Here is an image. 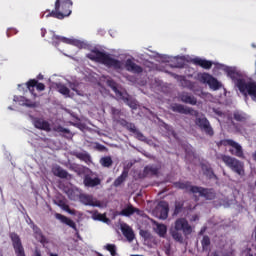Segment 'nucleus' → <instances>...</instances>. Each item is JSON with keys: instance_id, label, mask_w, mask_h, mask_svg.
<instances>
[{"instance_id": "22", "label": "nucleus", "mask_w": 256, "mask_h": 256, "mask_svg": "<svg viewBox=\"0 0 256 256\" xmlns=\"http://www.w3.org/2000/svg\"><path fill=\"white\" fill-rule=\"evenodd\" d=\"M180 99L182 103H186L188 105H197V98H195V96L190 95L187 92H182L180 94Z\"/></svg>"}, {"instance_id": "17", "label": "nucleus", "mask_w": 256, "mask_h": 256, "mask_svg": "<svg viewBox=\"0 0 256 256\" xmlns=\"http://www.w3.org/2000/svg\"><path fill=\"white\" fill-rule=\"evenodd\" d=\"M229 153L234 155V157H238L239 159H245V152H243V147L237 142H234L232 148L229 149Z\"/></svg>"}, {"instance_id": "37", "label": "nucleus", "mask_w": 256, "mask_h": 256, "mask_svg": "<svg viewBox=\"0 0 256 256\" xmlns=\"http://www.w3.org/2000/svg\"><path fill=\"white\" fill-rule=\"evenodd\" d=\"M202 251H209V247L211 246V238L207 235H204L201 240Z\"/></svg>"}, {"instance_id": "50", "label": "nucleus", "mask_w": 256, "mask_h": 256, "mask_svg": "<svg viewBox=\"0 0 256 256\" xmlns=\"http://www.w3.org/2000/svg\"><path fill=\"white\" fill-rule=\"evenodd\" d=\"M205 175H207V177H209L210 179H213V177H215V172H213V168L207 167L205 170Z\"/></svg>"}, {"instance_id": "39", "label": "nucleus", "mask_w": 256, "mask_h": 256, "mask_svg": "<svg viewBox=\"0 0 256 256\" xmlns=\"http://www.w3.org/2000/svg\"><path fill=\"white\" fill-rule=\"evenodd\" d=\"M171 67L175 69H183V67H185V60L181 58H175L174 61H172Z\"/></svg>"}, {"instance_id": "27", "label": "nucleus", "mask_w": 256, "mask_h": 256, "mask_svg": "<svg viewBox=\"0 0 256 256\" xmlns=\"http://www.w3.org/2000/svg\"><path fill=\"white\" fill-rule=\"evenodd\" d=\"M175 187H177V189H182L187 193H193V188L198 186H193L191 185L190 181H186V182H176Z\"/></svg>"}, {"instance_id": "12", "label": "nucleus", "mask_w": 256, "mask_h": 256, "mask_svg": "<svg viewBox=\"0 0 256 256\" xmlns=\"http://www.w3.org/2000/svg\"><path fill=\"white\" fill-rule=\"evenodd\" d=\"M173 113H180L181 115H193V109L185 107L183 104L174 103L170 106Z\"/></svg>"}, {"instance_id": "8", "label": "nucleus", "mask_w": 256, "mask_h": 256, "mask_svg": "<svg viewBox=\"0 0 256 256\" xmlns=\"http://www.w3.org/2000/svg\"><path fill=\"white\" fill-rule=\"evenodd\" d=\"M174 229L176 231H183L184 235H191L193 228L189 225V222L185 218H178L174 223Z\"/></svg>"}, {"instance_id": "20", "label": "nucleus", "mask_w": 256, "mask_h": 256, "mask_svg": "<svg viewBox=\"0 0 256 256\" xmlns=\"http://www.w3.org/2000/svg\"><path fill=\"white\" fill-rule=\"evenodd\" d=\"M121 231L127 241L131 242L135 239V232H133V228L127 224L121 225Z\"/></svg>"}, {"instance_id": "58", "label": "nucleus", "mask_w": 256, "mask_h": 256, "mask_svg": "<svg viewBox=\"0 0 256 256\" xmlns=\"http://www.w3.org/2000/svg\"><path fill=\"white\" fill-rule=\"evenodd\" d=\"M75 172L78 173V175H81L82 173L81 168L76 169Z\"/></svg>"}, {"instance_id": "32", "label": "nucleus", "mask_w": 256, "mask_h": 256, "mask_svg": "<svg viewBox=\"0 0 256 256\" xmlns=\"http://www.w3.org/2000/svg\"><path fill=\"white\" fill-rule=\"evenodd\" d=\"M172 77H174L175 79H178L182 83L183 87H188V89H193V82L187 80L185 76H179L177 74L172 73Z\"/></svg>"}, {"instance_id": "52", "label": "nucleus", "mask_w": 256, "mask_h": 256, "mask_svg": "<svg viewBox=\"0 0 256 256\" xmlns=\"http://www.w3.org/2000/svg\"><path fill=\"white\" fill-rule=\"evenodd\" d=\"M17 33H19V31H17V29L9 28L6 32V35H7V37H13V35H17Z\"/></svg>"}, {"instance_id": "7", "label": "nucleus", "mask_w": 256, "mask_h": 256, "mask_svg": "<svg viewBox=\"0 0 256 256\" xmlns=\"http://www.w3.org/2000/svg\"><path fill=\"white\" fill-rule=\"evenodd\" d=\"M10 239L12 241L16 256H25V248H23L19 234L15 232L10 233Z\"/></svg>"}, {"instance_id": "5", "label": "nucleus", "mask_w": 256, "mask_h": 256, "mask_svg": "<svg viewBox=\"0 0 256 256\" xmlns=\"http://www.w3.org/2000/svg\"><path fill=\"white\" fill-rule=\"evenodd\" d=\"M198 80L200 83H207V85H209L210 89H213V91L221 89V82L217 81V78L213 77L209 73L204 72L198 74Z\"/></svg>"}, {"instance_id": "41", "label": "nucleus", "mask_w": 256, "mask_h": 256, "mask_svg": "<svg viewBox=\"0 0 256 256\" xmlns=\"http://www.w3.org/2000/svg\"><path fill=\"white\" fill-rule=\"evenodd\" d=\"M247 93L251 97H254L256 99V83L255 82H249L248 83V88H247Z\"/></svg>"}, {"instance_id": "11", "label": "nucleus", "mask_w": 256, "mask_h": 256, "mask_svg": "<svg viewBox=\"0 0 256 256\" xmlns=\"http://www.w3.org/2000/svg\"><path fill=\"white\" fill-rule=\"evenodd\" d=\"M157 213L159 219L165 221L167 217H169V202L167 201H160L157 206Z\"/></svg>"}, {"instance_id": "4", "label": "nucleus", "mask_w": 256, "mask_h": 256, "mask_svg": "<svg viewBox=\"0 0 256 256\" xmlns=\"http://www.w3.org/2000/svg\"><path fill=\"white\" fill-rule=\"evenodd\" d=\"M195 125L208 137H213V135H215V130H213L211 122H209V119L205 116L196 118Z\"/></svg>"}, {"instance_id": "49", "label": "nucleus", "mask_w": 256, "mask_h": 256, "mask_svg": "<svg viewBox=\"0 0 256 256\" xmlns=\"http://www.w3.org/2000/svg\"><path fill=\"white\" fill-rule=\"evenodd\" d=\"M24 105H25V107H30V109H35V108L39 107L38 102H33L31 100H25Z\"/></svg>"}, {"instance_id": "21", "label": "nucleus", "mask_w": 256, "mask_h": 256, "mask_svg": "<svg viewBox=\"0 0 256 256\" xmlns=\"http://www.w3.org/2000/svg\"><path fill=\"white\" fill-rule=\"evenodd\" d=\"M125 69L130 73H141L143 71V67L137 65L133 60L127 59L125 63Z\"/></svg>"}, {"instance_id": "54", "label": "nucleus", "mask_w": 256, "mask_h": 256, "mask_svg": "<svg viewBox=\"0 0 256 256\" xmlns=\"http://www.w3.org/2000/svg\"><path fill=\"white\" fill-rule=\"evenodd\" d=\"M226 73H227L228 77H231V79H233V77H235V70H233L231 68H228L226 70Z\"/></svg>"}, {"instance_id": "13", "label": "nucleus", "mask_w": 256, "mask_h": 256, "mask_svg": "<svg viewBox=\"0 0 256 256\" xmlns=\"http://www.w3.org/2000/svg\"><path fill=\"white\" fill-rule=\"evenodd\" d=\"M52 39L56 42L61 41L62 43H66L67 45H74V47H78L79 49L83 48V42L79 40H73L59 35H54Z\"/></svg>"}, {"instance_id": "29", "label": "nucleus", "mask_w": 256, "mask_h": 256, "mask_svg": "<svg viewBox=\"0 0 256 256\" xmlns=\"http://www.w3.org/2000/svg\"><path fill=\"white\" fill-rule=\"evenodd\" d=\"M144 175L147 177H154L155 175H159V168L153 165L145 166Z\"/></svg>"}, {"instance_id": "24", "label": "nucleus", "mask_w": 256, "mask_h": 256, "mask_svg": "<svg viewBox=\"0 0 256 256\" xmlns=\"http://www.w3.org/2000/svg\"><path fill=\"white\" fill-rule=\"evenodd\" d=\"M52 131H55V133H60V135L65 134L63 135V137H65L66 139H73V134L71 133V130L63 128V126L61 125L54 126L52 128Z\"/></svg>"}, {"instance_id": "9", "label": "nucleus", "mask_w": 256, "mask_h": 256, "mask_svg": "<svg viewBox=\"0 0 256 256\" xmlns=\"http://www.w3.org/2000/svg\"><path fill=\"white\" fill-rule=\"evenodd\" d=\"M79 199L83 203V205H86L89 207H103V205L101 204V201L94 198L93 195L80 194Z\"/></svg>"}, {"instance_id": "63", "label": "nucleus", "mask_w": 256, "mask_h": 256, "mask_svg": "<svg viewBox=\"0 0 256 256\" xmlns=\"http://www.w3.org/2000/svg\"><path fill=\"white\" fill-rule=\"evenodd\" d=\"M98 256H103V254L99 253Z\"/></svg>"}, {"instance_id": "44", "label": "nucleus", "mask_w": 256, "mask_h": 256, "mask_svg": "<svg viewBox=\"0 0 256 256\" xmlns=\"http://www.w3.org/2000/svg\"><path fill=\"white\" fill-rule=\"evenodd\" d=\"M104 249L109 251L111 256H117V246L115 244H106Z\"/></svg>"}, {"instance_id": "19", "label": "nucleus", "mask_w": 256, "mask_h": 256, "mask_svg": "<svg viewBox=\"0 0 256 256\" xmlns=\"http://www.w3.org/2000/svg\"><path fill=\"white\" fill-rule=\"evenodd\" d=\"M55 217L56 219H58V221H61V223H64V225H68V227H71V229H74V231H77V224H75V221L71 220V218H68L67 216L59 213H56Z\"/></svg>"}, {"instance_id": "61", "label": "nucleus", "mask_w": 256, "mask_h": 256, "mask_svg": "<svg viewBox=\"0 0 256 256\" xmlns=\"http://www.w3.org/2000/svg\"><path fill=\"white\" fill-rule=\"evenodd\" d=\"M203 233H205V229H202V230L199 232V235H203Z\"/></svg>"}, {"instance_id": "56", "label": "nucleus", "mask_w": 256, "mask_h": 256, "mask_svg": "<svg viewBox=\"0 0 256 256\" xmlns=\"http://www.w3.org/2000/svg\"><path fill=\"white\" fill-rule=\"evenodd\" d=\"M37 79H38V81L43 80V74H39V75L37 76Z\"/></svg>"}, {"instance_id": "30", "label": "nucleus", "mask_w": 256, "mask_h": 256, "mask_svg": "<svg viewBox=\"0 0 256 256\" xmlns=\"http://www.w3.org/2000/svg\"><path fill=\"white\" fill-rule=\"evenodd\" d=\"M32 229H33V233L35 235V238L38 239V241H40V243H45L46 238L43 235V232L41 231V228H39V227H37V225L33 224Z\"/></svg>"}, {"instance_id": "26", "label": "nucleus", "mask_w": 256, "mask_h": 256, "mask_svg": "<svg viewBox=\"0 0 256 256\" xmlns=\"http://www.w3.org/2000/svg\"><path fill=\"white\" fill-rule=\"evenodd\" d=\"M52 173L55 177H59V179H67L69 177V172L63 169L61 166H56L52 168Z\"/></svg>"}, {"instance_id": "18", "label": "nucleus", "mask_w": 256, "mask_h": 256, "mask_svg": "<svg viewBox=\"0 0 256 256\" xmlns=\"http://www.w3.org/2000/svg\"><path fill=\"white\" fill-rule=\"evenodd\" d=\"M191 63H193V65H197L198 67H202V69H211V67H213V62L211 60L198 57L192 59Z\"/></svg>"}, {"instance_id": "53", "label": "nucleus", "mask_w": 256, "mask_h": 256, "mask_svg": "<svg viewBox=\"0 0 256 256\" xmlns=\"http://www.w3.org/2000/svg\"><path fill=\"white\" fill-rule=\"evenodd\" d=\"M140 235L141 237H144V239H149V237H151V234L146 230H141Z\"/></svg>"}, {"instance_id": "25", "label": "nucleus", "mask_w": 256, "mask_h": 256, "mask_svg": "<svg viewBox=\"0 0 256 256\" xmlns=\"http://www.w3.org/2000/svg\"><path fill=\"white\" fill-rule=\"evenodd\" d=\"M156 228H154L155 233L158 234V237L165 239L167 237V225L155 222Z\"/></svg>"}, {"instance_id": "62", "label": "nucleus", "mask_w": 256, "mask_h": 256, "mask_svg": "<svg viewBox=\"0 0 256 256\" xmlns=\"http://www.w3.org/2000/svg\"><path fill=\"white\" fill-rule=\"evenodd\" d=\"M50 256H59L58 254L50 253Z\"/></svg>"}, {"instance_id": "35", "label": "nucleus", "mask_w": 256, "mask_h": 256, "mask_svg": "<svg viewBox=\"0 0 256 256\" xmlns=\"http://www.w3.org/2000/svg\"><path fill=\"white\" fill-rule=\"evenodd\" d=\"M180 230H176L175 228H172L170 230V235L174 239V241H177L178 243H183V234L179 232Z\"/></svg>"}, {"instance_id": "47", "label": "nucleus", "mask_w": 256, "mask_h": 256, "mask_svg": "<svg viewBox=\"0 0 256 256\" xmlns=\"http://www.w3.org/2000/svg\"><path fill=\"white\" fill-rule=\"evenodd\" d=\"M183 211V202H175L173 215H179Z\"/></svg>"}, {"instance_id": "1", "label": "nucleus", "mask_w": 256, "mask_h": 256, "mask_svg": "<svg viewBox=\"0 0 256 256\" xmlns=\"http://www.w3.org/2000/svg\"><path fill=\"white\" fill-rule=\"evenodd\" d=\"M90 61H95L96 63H101L106 67H112L113 69H121L123 67V63L115 58H111V55L101 52L98 49H93L86 56Z\"/></svg>"}, {"instance_id": "14", "label": "nucleus", "mask_w": 256, "mask_h": 256, "mask_svg": "<svg viewBox=\"0 0 256 256\" xmlns=\"http://www.w3.org/2000/svg\"><path fill=\"white\" fill-rule=\"evenodd\" d=\"M110 111L112 115V121L114 123H118V125H127V120L121 118V115H123V112L121 111V109L111 107Z\"/></svg>"}, {"instance_id": "3", "label": "nucleus", "mask_w": 256, "mask_h": 256, "mask_svg": "<svg viewBox=\"0 0 256 256\" xmlns=\"http://www.w3.org/2000/svg\"><path fill=\"white\" fill-rule=\"evenodd\" d=\"M217 159L222 161L226 167L233 171V173L240 176L245 175V164H243V162H241L239 159L225 154L218 155Z\"/></svg>"}, {"instance_id": "40", "label": "nucleus", "mask_w": 256, "mask_h": 256, "mask_svg": "<svg viewBox=\"0 0 256 256\" xmlns=\"http://www.w3.org/2000/svg\"><path fill=\"white\" fill-rule=\"evenodd\" d=\"M56 87L58 92H60L61 95H65L66 97H69L71 90L67 88V86H65L64 84H57Z\"/></svg>"}, {"instance_id": "15", "label": "nucleus", "mask_w": 256, "mask_h": 256, "mask_svg": "<svg viewBox=\"0 0 256 256\" xmlns=\"http://www.w3.org/2000/svg\"><path fill=\"white\" fill-rule=\"evenodd\" d=\"M33 125L36 129H40L41 131H46L47 133L51 131V124L43 118H34Z\"/></svg>"}, {"instance_id": "48", "label": "nucleus", "mask_w": 256, "mask_h": 256, "mask_svg": "<svg viewBox=\"0 0 256 256\" xmlns=\"http://www.w3.org/2000/svg\"><path fill=\"white\" fill-rule=\"evenodd\" d=\"M122 127H126L130 133H137V127L133 123H129L126 121V125H122Z\"/></svg>"}, {"instance_id": "42", "label": "nucleus", "mask_w": 256, "mask_h": 256, "mask_svg": "<svg viewBox=\"0 0 256 256\" xmlns=\"http://www.w3.org/2000/svg\"><path fill=\"white\" fill-rule=\"evenodd\" d=\"M107 85L112 88V91H114L116 95H120V97L123 95V92L119 91V88H117V82H115V80H108Z\"/></svg>"}, {"instance_id": "16", "label": "nucleus", "mask_w": 256, "mask_h": 256, "mask_svg": "<svg viewBox=\"0 0 256 256\" xmlns=\"http://www.w3.org/2000/svg\"><path fill=\"white\" fill-rule=\"evenodd\" d=\"M83 184L85 187H97L101 185V179L99 177L92 178L91 175L86 174L83 179Z\"/></svg>"}, {"instance_id": "38", "label": "nucleus", "mask_w": 256, "mask_h": 256, "mask_svg": "<svg viewBox=\"0 0 256 256\" xmlns=\"http://www.w3.org/2000/svg\"><path fill=\"white\" fill-rule=\"evenodd\" d=\"M233 117L235 121H238L239 123H245V121H247V114L243 112L236 111L234 112Z\"/></svg>"}, {"instance_id": "10", "label": "nucleus", "mask_w": 256, "mask_h": 256, "mask_svg": "<svg viewBox=\"0 0 256 256\" xmlns=\"http://www.w3.org/2000/svg\"><path fill=\"white\" fill-rule=\"evenodd\" d=\"M26 86H27V89L30 91V93L34 95V97H37V94L35 93V87L37 91H45V84L39 82V80L37 79H30L26 83Z\"/></svg>"}, {"instance_id": "28", "label": "nucleus", "mask_w": 256, "mask_h": 256, "mask_svg": "<svg viewBox=\"0 0 256 256\" xmlns=\"http://www.w3.org/2000/svg\"><path fill=\"white\" fill-rule=\"evenodd\" d=\"M134 213H139V209L133 207V205H128L119 212V215L122 217H131V215H134Z\"/></svg>"}, {"instance_id": "6", "label": "nucleus", "mask_w": 256, "mask_h": 256, "mask_svg": "<svg viewBox=\"0 0 256 256\" xmlns=\"http://www.w3.org/2000/svg\"><path fill=\"white\" fill-rule=\"evenodd\" d=\"M197 193L199 194V197H204V199L207 201H213V199L216 197L215 191H213V189L204 188L201 186L192 188V194L197 195Z\"/></svg>"}, {"instance_id": "55", "label": "nucleus", "mask_w": 256, "mask_h": 256, "mask_svg": "<svg viewBox=\"0 0 256 256\" xmlns=\"http://www.w3.org/2000/svg\"><path fill=\"white\" fill-rule=\"evenodd\" d=\"M213 112L215 115H218V117H223V112L219 109H213Z\"/></svg>"}, {"instance_id": "45", "label": "nucleus", "mask_w": 256, "mask_h": 256, "mask_svg": "<svg viewBox=\"0 0 256 256\" xmlns=\"http://www.w3.org/2000/svg\"><path fill=\"white\" fill-rule=\"evenodd\" d=\"M235 141L233 139H223L220 140V143H218V147H221V145L223 147H233Z\"/></svg>"}, {"instance_id": "59", "label": "nucleus", "mask_w": 256, "mask_h": 256, "mask_svg": "<svg viewBox=\"0 0 256 256\" xmlns=\"http://www.w3.org/2000/svg\"><path fill=\"white\" fill-rule=\"evenodd\" d=\"M252 159L256 162V151L252 154Z\"/></svg>"}, {"instance_id": "34", "label": "nucleus", "mask_w": 256, "mask_h": 256, "mask_svg": "<svg viewBox=\"0 0 256 256\" xmlns=\"http://www.w3.org/2000/svg\"><path fill=\"white\" fill-rule=\"evenodd\" d=\"M92 219H94V221H101L102 223H111V220L107 218V214H101L97 211L93 213Z\"/></svg>"}, {"instance_id": "36", "label": "nucleus", "mask_w": 256, "mask_h": 256, "mask_svg": "<svg viewBox=\"0 0 256 256\" xmlns=\"http://www.w3.org/2000/svg\"><path fill=\"white\" fill-rule=\"evenodd\" d=\"M100 165H102L103 167H106L107 169H109V167L113 166V158H111V156H104L100 159Z\"/></svg>"}, {"instance_id": "43", "label": "nucleus", "mask_w": 256, "mask_h": 256, "mask_svg": "<svg viewBox=\"0 0 256 256\" xmlns=\"http://www.w3.org/2000/svg\"><path fill=\"white\" fill-rule=\"evenodd\" d=\"M122 100L124 103H126V105H129L131 109H137V102L135 100L125 96L122 97Z\"/></svg>"}, {"instance_id": "2", "label": "nucleus", "mask_w": 256, "mask_h": 256, "mask_svg": "<svg viewBox=\"0 0 256 256\" xmlns=\"http://www.w3.org/2000/svg\"><path fill=\"white\" fill-rule=\"evenodd\" d=\"M72 7L73 2H61L56 0L54 10H47L48 14H46V17H53L54 19L63 20L65 17H69V15H71Z\"/></svg>"}, {"instance_id": "60", "label": "nucleus", "mask_w": 256, "mask_h": 256, "mask_svg": "<svg viewBox=\"0 0 256 256\" xmlns=\"http://www.w3.org/2000/svg\"><path fill=\"white\" fill-rule=\"evenodd\" d=\"M45 33H47V31L42 29V37H45Z\"/></svg>"}, {"instance_id": "46", "label": "nucleus", "mask_w": 256, "mask_h": 256, "mask_svg": "<svg viewBox=\"0 0 256 256\" xmlns=\"http://www.w3.org/2000/svg\"><path fill=\"white\" fill-rule=\"evenodd\" d=\"M249 83H246L244 80H239L237 83V87L241 93H245L247 91Z\"/></svg>"}, {"instance_id": "31", "label": "nucleus", "mask_w": 256, "mask_h": 256, "mask_svg": "<svg viewBox=\"0 0 256 256\" xmlns=\"http://www.w3.org/2000/svg\"><path fill=\"white\" fill-rule=\"evenodd\" d=\"M74 157L76 159H80V161H84V163H91V155L87 152H74Z\"/></svg>"}, {"instance_id": "64", "label": "nucleus", "mask_w": 256, "mask_h": 256, "mask_svg": "<svg viewBox=\"0 0 256 256\" xmlns=\"http://www.w3.org/2000/svg\"><path fill=\"white\" fill-rule=\"evenodd\" d=\"M248 256H253V254H249Z\"/></svg>"}, {"instance_id": "51", "label": "nucleus", "mask_w": 256, "mask_h": 256, "mask_svg": "<svg viewBox=\"0 0 256 256\" xmlns=\"http://www.w3.org/2000/svg\"><path fill=\"white\" fill-rule=\"evenodd\" d=\"M134 135H136V138L139 140V141H146L147 138L145 137V135H143V133H141V131L137 130Z\"/></svg>"}, {"instance_id": "33", "label": "nucleus", "mask_w": 256, "mask_h": 256, "mask_svg": "<svg viewBox=\"0 0 256 256\" xmlns=\"http://www.w3.org/2000/svg\"><path fill=\"white\" fill-rule=\"evenodd\" d=\"M127 177H129V172L127 170H124L122 174L118 176L114 181V187H120V185H123Z\"/></svg>"}, {"instance_id": "23", "label": "nucleus", "mask_w": 256, "mask_h": 256, "mask_svg": "<svg viewBox=\"0 0 256 256\" xmlns=\"http://www.w3.org/2000/svg\"><path fill=\"white\" fill-rule=\"evenodd\" d=\"M54 204L58 207H61L63 211H66V213H69V215H77V212L75 210H72L67 202L63 199H58L54 201Z\"/></svg>"}, {"instance_id": "57", "label": "nucleus", "mask_w": 256, "mask_h": 256, "mask_svg": "<svg viewBox=\"0 0 256 256\" xmlns=\"http://www.w3.org/2000/svg\"><path fill=\"white\" fill-rule=\"evenodd\" d=\"M165 253H166V255L169 256V255H171V250L168 248V249L165 250Z\"/></svg>"}]
</instances>
